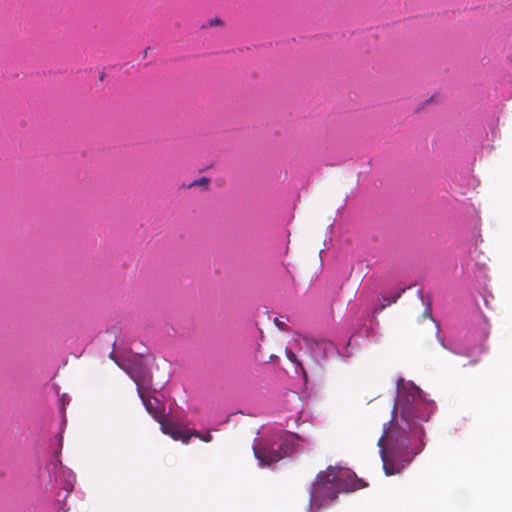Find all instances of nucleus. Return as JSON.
<instances>
[{"mask_svg":"<svg viewBox=\"0 0 512 512\" xmlns=\"http://www.w3.org/2000/svg\"><path fill=\"white\" fill-rule=\"evenodd\" d=\"M366 484L355 473L339 466H329L320 471L312 484L309 497V512H318L324 501L335 500L342 492L364 488Z\"/></svg>","mask_w":512,"mask_h":512,"instance_id":"1","label":"nucleus"},{"mask_svg":"<svg viewBox=\"0 0 512 512\" xmlns=\"http://www.w3.org/2000/svg\"><path fill=\"white\" fill-rule=\"evenodd\" d=\"M395 407L401 410L411 432L424 434L422 423L429 420L431 404L424 398L420 386H397Z\"/></svg>","mask_w":512,"mask_h":512,"instance_id":"2","label":"nucleus"},{"mask_svg":"<svg viewBox=\"0 0 512 512\" xmlns=\"http://www.w3.org/2000/svg\"><path fill=\"white\" fill-rule=\"evenodd\" d=\"M110 358L125 371L135 384H148L152 382V373L149 358L143 353L116 354L110 353Z\"/></svg>","mask_w":512,"mask_h":512,"instance_id":"3","label":"nucleus"},{"mask_svg":"<svg viewBox=\"0 0 512 512\" xmlns=\"http://www.w3.org/2000/svg\"><path fill=\"white\" fill-rule=\"evenodd\" d=\"M394 432L390 430H384V435L378 440V446L380 447L381 459L383 461V468L386 475H394L400 472L399 466L395 465L391 461V456H394L395 445H394Z\"/></svg>","mask_w":512,"mask_h":512,"instance_id":"4","label":"nucleus"},{"mask_svg":"<svg viewBox=\"0 0 512 512\" xmlns=\"http://www.w3.org/2000/svg\"><path fill=\"white\" fill-rule=\"evenodd\" d=\"M253 451L261 465H270L282 459L274 441L271 443L255 445L253 446Z\"/></svg>","mask_w":512,"mask_h":512,"instance_id":"5","label":"nucleus"},{"mask_svg":"<svg viewBox=\"0 0 512 512\" xmlns=\"http://www.w3.org/2000/svg\"><path fill=\"white\" fill-rule=\"evenodd\" d=\"M158 422L160 423L161 430L164 434H167L174 440H179L184 444L189 443L191 434H188V430L182 429L180 425L173 421L159 419Z\"/></svg>","mask_w":512,"mask_h":512,"instance_id":"6","label":"nucleus"},{"mask_svg":"<svg viewBox=\"0 0 512 512\" xmlns=\"http://www.w3.org/2000/svg\"><path fill=\"white\" fill-rule=\"evenodd\" d=\"M274 444L277 445L281 458L287 457L292 454L295 448V435L288 432H281L274 439Z\"/></svg>","mask_w":512,"mask_h":512,"instance_id":"7","label":"nucleus"},{"mask_svg":"<svg viewBox=\"0 0 512 512\" xmlns=\"http://www.w3.org/2000/svg\"><path fill=\"white\" fill-rule=\"evenodd\" d=\"M285 353H286L287 358L292 363H295L300 368L302 375H303V382H304V384H307L309 381L307 371L303 367V365L298 361L296 354L294 352H292L291 350H289L288 348L285 349Z\"/></svg>","mask_w":512,"mask_h":512,"instance_id":"8","label":"nucleus"},{"mask_svg":"<svg viewBox=\"0 0 512 512\" xmlns=\"http://www.w3.org/2000/svg\"><path fill=\"white\" fill-rule=\"evenodd\" d=\"M143 387L144 386H138V392H139V395L147 409V411L152 414L154 417L157 416V411L153 408V405H152V402L150 399H146L145 396H144V393H143Z\"/></svg>","mask_w":512,"mask_h":512,"instance_id":"9","label":"nucleus"},{"mask_svg":"<svg viewBox=\"0 0 512 512\" xmlns=\"http://www.w3.org/2000/svg\"><path fill=\"white\" fill-rule=\"evenodd\" d=\"M209 183H210L209 178L201 177V178H199L197 180H194L192 183H190L188 185V188L199 186V187H202L204 190H207L208 187H209Z\"/></svg>","mask_w":512,"mask_h":512,"instance_id":"10","label":"nucleus"},{"mask_svg":"<svg viewBox=\"0 0 512 512\" xmlns=\"http://www.w3.org/2000/svg\"><path fill=\"white\" fill-rule=\"evenodd\" d=\"M399 297H400V292L396 293L390 297H384L383 298L384 303L381 304L380 309L382 310V309L386 308L388 305L395 303Z\"/></svg>","mask_w":512,"mask_h":512,"instance_id":"11","label":"nucleus"},{"mask_svg":"<svg viewBox=\"0 0 512 512\" xmlns=\"http://www.w3.org/2000/svg\"><path fill=\"white\" fill-rule=\"evenodd\" d=\"M274 324L282 331H288L289 329L288 326L284 322L280 321L278 318L274 319Z\"/></svg>","mask_w":512,"mask_h":512,"instance_id":"12","label":"nucleus"},{"mask_svg":"<svg viewBox=\"0 0 512 512\" xmlns=\"http://www.w3.org/2000/svg\"><path fill=\"white\" fill-rule=\"evenodd\" d=\"M223 24V21L220 19V18H212L208 21V25L213 27V26H220Z\"/></svg>","mask_w":512,"mask_h":512,"instance_id":"13","label":"nucleus"},{"mask_svg":"<svg viewBox=\"0 0 512 512\" xmlns=\"http://www.w3.org/2000/svg\"><path fill=\"white\" fill-rule=\"evenodd\" d=\"M70 402V398L67 394H62L61 396V406H62V409L64 410L65 409V405L69 404Z\"/></svg>","mask_w":512,"mask_h":512,"instance_id":"14","label":"nucleus"},{"mask_svg":"<svg viewBox=\"0 0 512 512\" xmlns=\"http://www.w3.org/2000/svg\"><path fill=\"white\" fill-rule=\"evenodd\" d=\"M200 439L204 442H210L212 440V436L210 433H206L205 435H201Z\"/></svg>","mask_w":512,"mask_h":512,"instance_id":"15","label":"nucleus"},{"mask_svg":"<svg viewBox=\"0 0 512 512\" xmlns=\"http://www.w3.org/2000/svg\"><path fill=\"white\" fill-rule=\"evenodd\" d=\"M188 434H191V437L195 436V437H197L199 439L201 438V433L199 431H197V430H193V431H189L188 430Z\"/></svg>","mask_w":512,"mask_h":512,"instance_id":"16","label":"nucleus"},{"mask_svg":"<svg viewBox=\"0 0 512 512\" xmlns=\"http://www.w3.org/2000/svg\"><path fill=\"white\" fill-rule=\"evenodd\" d=\"M399 444L401 447L406 448L407 447V439L401 438Z\"/></svg>","mask_w":512,"mask_h":512,"instance_id":"17","label":"nucleus"},{"mask_svg":"<svg viewBox=\"0 0 512 512\" xmlns=\"http://www.w3.org/2000/svg\"><path fill=\"white\" fill-rule=\"evenodd\" d=\"M396 384H397V385L405 384V383H404V379H403V378H401V377H399V378L396 380Z\"/></svg>","mask_w":512,"mask_h":512,"instance_id":"18","label":"nucleus"},{"mask_svg":"<svg viewBox=\"0 0 512 512\" xmlns=\"http://www.w3.org/2000/svg\"><path fill=\"white\" fill-rule=\"evenodd\" d=\"M270 359H271V360L277 359V356H275V355H271V356H270Z\"/></svg>","mask_w":512,"mask_h":512,"instance_id":"19","label":"nucleus"}]
</instances>
